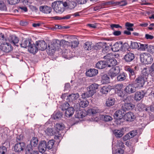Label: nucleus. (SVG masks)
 I'll use <instances>...</instances> for the list:
<instances>
[{
    "label": "nucleus",
    "instance_id": "1",
    "mask_svg": "<svg viewBox=\"0 0 154 154\" xmlns=\"http://www.w3.org/2000/svg\"><path fill=\"white\" fill-rule=\"evenodd\" d=\"M52 7L57 13L61 14L65 10V8L63 7V5L60 1L54 2L52 3Z\"/></svg>",
    "mask_w": 154,
    "mask_h": 154
},
{
    "label": "nucleus",
    "instance_id": "2",
    "mask_svg": "<svg viewBox=\"0 0 154 154\" xmlns=\"http://www.w3.org/2000/svg\"><path fill=\"white\" fill-rule=\"evenodd\" d=\"M147 79L141 75H139L135 80L134 84L138 88L143 87L145 82L147 81Z\"/></svg>",
    "mask_w": 154,
    "mask_h": 154
},
{
    "label": "nucleus",
    "instance_id": "3",
    "mask_svg": "<svg viewBox=\"0 0 154 154\" xmlns=\"http://www.w3.org/2000/svg\"><path fill=\"white\" fill-rule=\"evenodd\" d=\"M0 49L6 53H9L13 49V47L9 43L6 42L0 45Z\"/></svg>",
    "mask_w": 154,
    "mask_h": 154
},
{
    "label": "nucleus",
    "instance_id": "4",
    "mask_svg": "<svg viewBox=\"0 0 154 154\" xmlns=\"http://www.w3.org/2000/svg\"><path fill=\"white\" fill-rule=\"evenodd\" d=\"M125 111L120 107V109L116 111L114 115L115 119L117 120L122 119L123 116H124Z\"/></svg>",
    "mask_w": 154,
    "mask_h": 154
},
{
    "label": "nucleus",
    "instance_id": "5",
    "mask_svg": "<svg viewBox=\"0 0 154 154\" xmlns=\"http://www.w3.org/2000/svg\"><path fill=\"white\" fill-rule=\"evenodd\" d=\"M137 88V87L134 83L131 84L126 87L124 91L127 93L131 94L135 92Z\"/></svg>",
    "mask_w": 154,
    "mask_h": 154
},
{
    "label": "nucleus",
    "instance_id": "6",
    "mask_svg": "<svg viewBox=\"0 0 154 154\" xmlns=\"http://www.w3.org/2000/svg\"><path fill=\"white\" fill-rule=\"evenodd\" d=\"M26 146V144L23 142L17 143L14 146L15 151L19 152L23 150Z\"/></svg>",
    "mask_w": 154,
    "mask_h": 154
},
{
    "label": "nucleus",
    "instance_id": "7",
    "mask_svg": "<svg viewBox=\"0 0 154 154\" xmlns=\"http://www.w3.org/2000/svg\"><path fill=\"white\" fill-rule=\"evenodd\" d=\"M120 72V68L119 66L113 67L109 71V73L110 77L112 78L116 76Z\"/></svg>",
    "mask_w": 154,
    "mask_h": 154
},
{
    "label": "nucleus",
    "instance_id": "8",
    "mask_svg": "<svg viewBox=\"0 0 154 154\" xmlns=\"http://www.w3.org/2000/svg\"><path fill=\"white\" fill-rule=\"evenodd\" d=\"M36 45L38 50H39L41 51H44L47 48V44L43 40H40L36 42Z\"/></svg>",
    "mask_w": 154,
    "mask_h": 154
},
{
    "label": "nucleus",
    "instance_id": "9",
    "mask_svg": "<svg viewBox=\"0 0 154 154\" xmlns=\"http://www.w3.org/2000/svg\"><path fill=\"white\" fill-rule=\"evenodd\" d=\"M146 93V92L144 90H141L137 92L135 94L134 100L136 101L140 100L144 97Z\"/></svg>",
    "mask_w": 154,
    "mask_h": 154
},
{
    "label": "nucleus",
    "instance_id": "10",
    "mask_svg": "<svg viewBox=\"0 0 154 154\" xmlns=\"http://www.w3.org/2000/svg\"><path fill=\"white\" fill-rule=\"evenodd\" d=\"M47 148L46 142L45 140H42L40 141L39 143L38 149L39 152L44 153Z\"/></svg>",
    "mask_w": 154,
    "mask_h": 154
},
{
    "label": "nucleus",
    "instance_id": "11",
    "mask_svg": "<svg viewBox=\"0 0 154 154\" xmlns=\"http://www.w3.org/2000/svg\"><path fill=\"white\" fill-rule=\"evenodd\" d=\"M135 58L134 55L133 53L129 52L127 53L123 58L125 61L127 63L131 62Z\"/></svg>",
    "mask_w": 154,
    "mask_h": 154
},
{
    "label": "nucleus",
    "instance_id": "12",
    "mask_svg": "<svg viewBox=\"0 0 154 154\" xmlns=\"http://www.w3.org/2000/svg\"><path fill=\"white\" fill-rule=\"evenodd\" d=\"M124 118L127 121L132 122L134 120L136 117L134 113L129 112L125 114Z\"/></svg>",
    "mask_w": 154,
    "mask_h": 154
},
{
    "label": "nucleus",
    "instance_id": "13",
    "mask_svg": "<svg viewBox=\"0 0 154 154\" xmlns=\"http://www.w3.org/2000/svg\"><path fill=\"white\" fill-rule=\"evenodd\" d=\"M121 108L125 111L126 110H131L134 108V105L131 103H125L124 104H122L121 106Z\"/></svg>",
    "mask_w": 154,
    "mask_h": 154
},
{
    "label": "nucleus",
    "instance_id": "14",
    "mask_svg": "<svg viewBox=\"0 0 154 154\" xmlns=\"http://www.w3.org/2000/svg\"><path fill=\"white\" fill-rule=\"evenodd\" d=\"M99 85L94 83L89 85L87 88V90L93 95L96 92V90L98 88Z\"/></svg>",
    "mask_w": 154,
    "mask_h": 154
},
{
    "label": "nucleus",
    "instance_id": "15",
    "mask_svg": "<svg viewBox=\"0 0 154 154\" xmlns=\"http://www.w3.org/2000/svg\"><path fill=\"white\" fill-rule=\"evenodd\" d=\"M108 64L106 61L101 60L96 64V66L98 69H103L107 66Z\"/></svg>",
    "mask_w": 154,
    "mask_h": 154
},
{
    "label": "nucleus",
    "instance_id": "16",
    "mask_svg": "<svg viewBox=\"0 0 154 154\" xmlns=\"http://www.w3.org/2000/svg\"><path fill=\"white\" fill-rule=\"evenodd\" d=\"M28 51L30 53L35 54L38 51V49L36 45L32 42L28 48Z\"/></svg>",
    "mask_w": 154,
    "mask_h": 154
},
{
    "label": "nucleus",
    "instance_id": "17",
    "mask_svg": "<svg viewBox=\"0 0 154 154\" xmlns=\"http://www.w3.org/2000/svg\"><path fill=\"white\" fill-rule=\"evenodd\" d=\"M8 40L10 42L12 43L14 45L18 46V45H16L17 44L19 40L18 38L15 35H12L10 36L8 38Z\"/></svg>",
    "mask_w": 154,
    "mask_h": 154
},
{
    "label": "nucleus",
    "instance_id": "18",
    "mask_svg": "<svg viewBox=\"0 0 154 154\" xmlns=\"http://www.w3.org/2000/svg\"><path fill=\"white\" fill-rule=\"evenodd\" d=\"M32 42L29 39H23L20 43V46L23 48H26L29 47Z\"/></svg>",
    "mask_w": 154,
    "mask_h": 154
},
{
    "label": "nucleus",
    "instance_id": "19",
    "mask_svg": "<svg viewBox=\"0 0 154 154\" xmlns=\"http://www.w3.org/2000/svg\"><path fill=\"white\" fill-rule=\"evenodd\" d=\"M40 11L45 14H49L51 11V7L46 5L41 6L39 8Z\"/></svg>",
    "mask_w": 154,
    "mask_h": 154
},
{
    "label": "nucleus",
    "instance_id": "20",
    "mask_svg": "<svg viewBox=\"0 0 154 154\" xmlns=\"http://www.w3.org/2000/svg\"><path fill=\"white\" fill-rule=\"evenodd\" d=\"M56 50L55 47L51 43L48 44V48H47V52L48 54L52 55L55 53Z\"/></svg>",
    "mask_w": 154,
    "mask_h": 154
},
{
    "label": "nucleus",
    "instance_id": "21",
    "mask_svg": "<svg viewBox=\"0 0 154 154\" xmlns=\"http://www.w3.org/2000/svg\"><path fill=\"white\" fill-rule=\"evenodd\" d=\"M98 73V70L94 69H90L86 72L87 76L91 77L97 75Z\"/></svg>",
    "mask_w": 154,
    "mask_h": 154
},
{
    "label": "nucleus",
    "instance_id": "22",
    "mask_svg": "<svg viewBox=\"0 0 154 154\" xmlns=\"http://www.w3.org/2000/svg\"><path fill=\"white\" fill-rule=\"evenodd\" d=\"M113 134L116 138H120L124 134V131L121 129H116L113 131Z\"/></svg>",
    "mask_w": 154,
    "mask_h": 154
},
{
    "label": "nucleus",
    "instance_id": "23",
    "mask_svg": "<svg viewBox=\"0 0 154 154\" xmlns=\"http://www.w3.org/2000/svg\"><path fill=\"white\" fill-rule=\"evenodd\" d=\"M79 96V94L78 93L72 94L67 96V99L69 101H73L76 100Z\"/></svg>",
    "mask_w": 154,
    "mask_h": 154
},
{
    "label": "nucleus",
    "instance_id": "24",
    "mask_svg": "<svg viewBox=\"0 0 154 154\" xmlns=\"http://www.w3.org/2000/svg\"><path fill=\"white\" fill-rule=\"evenodd\" d=\"M74 112V109L72 107H69L66 111L65 116L67 117H70L73 115Z\"/></svg>",
    "mask_w": 154,
    "mask_h": 154
},
{
    "label": "nucleus",
    "instance_id": "25",
    "mask_svg": "<svg viewBox=\"0 0 154 154\" xmlns=\"http://www.w3.org/2000/svg\"><path fill=\"white\" fill-rule=\"evenodd\" d=\"M94 45L92 42H87L85 43L84 47L85 50L87 51L91 50L93 48Z\"/></svg>",
    "mask_w": 154,
    "mask_h": 154
},
{
    "label": "nucleus",
    "instance_id": "26",
    "mask_svg": "<svg viewBox=\"0 0 154 154\" xmlns=\"http://www.w3.org/2000/svg\"><path fill=\"white\" fill-rule=\"evenodd\" d=\"M107 62L108 63L107 66L110 67H112L117 64V60L114 58L109 59Z\"/></svg>",
    "mask_w": 154,
    "mask_h": 154
},
{
    "label": "nucleus",
    "instance_id": "27",
    "mask_svg": "<svg viewBox=\"0 0 154 154\" xmlns=\"http://www.w3.org/2000/svg\"><path fill=\"white\" fill-rule=\"evenodd\" d=\"M127 76L126 73L124 72L121 73L117 77V80L119 82L124 81L126 79Z\"/></svg>",
    "mask_w": 154,
    "mask_h": 154
},
{
    "label": "nucleus",
    "instance_id": "28",
    "mask_svg": "<svg viewBox=\"0 0 154 154\" xmlns=\"http://www.w3.org/2000/svg\"><path fill=\"white\" fill-rule=\"evenodd\" d=\"M102 81L103 83L107 84L109 83L110 78L106 74H104L101 75Z\"/></svg>",
    "mask_w": 154,
    "mask_h": 154
},
{
    "label": "nucleus",
    "instance_id": "29",
    "mask_svg": "<svg viewBox=\"0 0 154 154\" xmlns=\"http://www.w3.org/2000/svg\"><path fill=\"white\" fill-rule=\"evenodd\" d=\"M148 53H142L140 55V59L142 62L145 64L147 58Z\"/></svg>",
    "mask_w": 154,
    "mask_h": 154
},
{
    "label": "nucleus",
    "instance_id": "30",
    "mask_svg": "<svg viewBox=\"0 0 154 154\" xmlns=\"http://www.w3.org/2000/svg\"><path fill=\"white\" fill-rule=\"evenodd\" d=\"M149 71H150L149 70L148 68L146 67H145L143 68L142 71V73L140 75L144 76L147 79L149 74Z\"/></svg>",
    "mask_w": 154,
    "mask_h": 154
},
{
    "label": "nucleus",
    "instance_id": "31",
    "mask_svg": "<svg viewBox=\"0 0 154 154\" xmlns=\"http://www.w3.org/2000/svg\"><path fill=\"white\" fill-rule=\"evenodd\" d=\"M115 101V99L110 97L107 99L106 104L107 106L110 107L112 106L114 104Z\"/></svg>",
    "mask_w": 154,
    "mask_h": 154
},
{
    "label": "nucleus",
    "instance_id": "32",
    "mask_svg": "<svg viewBox=\"0 0 154 154\" xmlns=\"http://www.w3.org/2000/svg\"><path fill=\"white\" fill-rule=\"evenodd\" d=\"M38 141L37 137H33L31 140L30 144L34 147H35L38 145Z\"/></svg>",
    "mask_w": 154,
    "mask_h": 154
},
{
    "label": "nucleus",
    "instance_id": "33",
    "mask_svg": "<svg viewBox=\"0 0 154 154\" xmlns=\"http://www.w3.org/2000/svg\"><path fill=\"white\" fill-rule=\"evenodd\" d=\"M100 111L99 109L97 107H94L92 109H89L88 111V113L89 114H96L97 113L99 112Z\"/></svg>",
    "mask_w": 154,
    "mask_h": 154
},
{
    "label": "nucleus",
    "instance_id": "34",
    "mask_svg": "<svg viewBox=\"0 0 154 154\" xmlns=\"http://www.w3.org/2000/svg\"><path fill=\"white\" fill-rule=\"evenodd\" d=\"M105 44V42H100L97 43L94 46V45L93 48L94 49L100 50L104 48V45Z\"/></svg>",
    "mask_w": 154,
    "mask_h": 154
},
{
    "label": "nucleus",
    "instance_id": "35",
    "mask_svg": "<svg viewBox=\"0 0 154 154\" xmlns=\"http://www.w3.org/2000/svg\"><path fill=\"white\" fill-rule=\"evenodd\" d=\"M111 90L110 86H103L100 90V91L103 94H107L108 92H109Z\"/></svg>",
    "mask_w": 154,
    "mask_h": 154
},
{
    "label": "nucleus",
    "instance_id": "36",
    "mask_svg": "<svg viewBox=\"0 0 154 154\" xmlns=\"http://www.w3.org/2000/svg\"><path fill=\"white\" fill-rule=\"evenodd\" d=\"M120 44L116 42L112 46L111 48L112 50L113 51H118L120 50Z\"/></svg>",
    "mask_w": 154,
    "mask_h": 154
},
{
    "label": "nucleus",
    "instance_id": "37",
    "mask_svg": "<svg viewBox=\"0 0 154 154\" xmlns=\"http://www.w3.org/2000/svg\"><path fill=\"white\" fill-rule=\"evenodd\" d=\"M33 147L30 144L27 145L26 148V154H29L33 151Z\"/></svg>",
    "mask_w": 154,
    "mask_h": 154
},
{
    "label": "nucleus",
    "instance_id": "38",
    "mask_svg": "<svg viewBox=\"0 0 154 154\" xmlns=\"http://www.w3.org/2000/svg\"><path fill=\"white\" fill-rule=\"evenodd\" d=\"M52 45L55 47L56 50H59L60 47V42L58 40H55L53 41V43H51Z\"/></svg>",
    "mask_w": 154,
    "mask_h": 154
},
{
    "label": "nucleus",
    "instance_id": "39",
    "mask_svg": "<svg viewBox=\"0 0 154 154\" xmlns=\"http://www.w3.org/2000/svg\"><path fill=\"white\" fill-rule=\"evenodd\" d=\"M46 133L49 136H52L55 134V132L53 129L51 128H48L45 131Z\"/></svg>",
    "mask_w": 154,
    "mask_h": 154
},
{
    "label": "nucleus",
    "instance_id": "40",
    "mask_svg": "<svg viewBox=\"0 0 154 154\" xmlns=\"http://www.w3.org/2000/svg\"><path fill=\"white\" fill-rule=\"evenodd\" d=\"M54 141L53 140H49L47 143L46 145L47 148L48 149H51L54 144Z\"/></svg>",
    "mask_w": 154,
    "mask_h": 154
},
{
    "label": "nucleus",
    "instance_id": "41",
    "mask_svg": "<svg viewBox=\"0 0 154 154\" xmlns=\"http://www.w3.org/2000/svg\"><path fill=\"white\" fill-rule=\"evenodd\" d=\"M88 104V101L85 100L80 101L79 103L80 106L82 108H85L87 107Z\"/></svg>",
    "mask_w": 154,
    "mask_h": 154
},
{
    "label": "nucleus",
    "instance_id": "42",
    "mask_svg": "<svg viewBox=\"0 0 154 154\" xmlns=\"http://www.w3.org/2000/svg\"><path fill=\"white\" fill-rule=\"evenodd\" d=\"M69 104L67 102H65L61 105L60 108L62 110H66L69 107Z\"/></svg>",
    "mask_w": 154,
    "mask_h": 154
},
{
    "label": "nucleus",
    "instance_id": "43",
    "mask_svg": "<svg viewBox=\"0 0 154 154\" xmlns=\"http://www.w3.org/2000/svg\"><path fill=\"white\" fill-rule=\"evenodd\" d=\"M92 95L89 91L83 93L81 95L83 99H85L92 96Z\"/></svg>",
    "mask_w": 154,
    "mask_h": 154
},
{
    "label": "nucleus",
    "instance_id": "44",
    "mask_svg": "<svg viewBox=\"0 0 154 154\" xmlns=\"http://www.w3.org/2000/svg\"><path fill=\"white\" fill-rule=\"evenodd\" d=\"M102 118L103 121L105 122H109L112 120V119L111 116L107 115H102Z\"/></svg>",
    "mask_w": 154,
    "mask_h": 154
},
{
    "label": "nucleus",
    "instance_id": "45",
    "mask_svg": "<svg viewBox=\"0 0 154 154\" xmlns=\"http://www.w3.org/2000/svg\"><path fill=\"white\" fill-rule=\"evenodd\" d=\"M153 60V59L152 56L149 53H148L147 58L146 62L145 64H149L152 63Z\"/></svg>",
    "mask_w": 154,
    "mask_h": 154
},
{
    "label": "nucleus",
    "instance_id": "46",
    "mask_svg": "<svg viewBox=\"0 0 154 154\" xmlns=\"http://www.w3.org/2000/svg\"><path fill=\"white\" fill-rule=\"evenodd\" d=\"M55 127L57 131L58 132L60 131L63 129L64 126L62 124H56L55 126Z\"/></svg>",
    "mask_w": 154,
    "mask_h": 154
},
{
    "label": "nucleus",
    "instance_id": "47",
    "mask_svg": "<svg viewBox=\"0 0 154 154\" xmlns=\"http://www.w3.org/2000/svg\"><path fill=\"white\" fill-rule=\"evenodd\" d=\"M146 51L151 54H154V46L152 45H148L147 47Z\"/></svg>",
    "mask_w": 154,
    "mask_h": 154
},
{
    "label": "nucleus",
    "instance_id": "48",
    "mask_svg": "<svg viewBox=\"0 0 154 154\" xmlns=\"http://www.w3.org/2000/svg\"><path fill=\"white\" fill-rule=\"evenodd\" d=\"M79 44L78 42L74 41L70 42V44H69L68 46H70L72 48H74L76 47Z\"/></svg>",
    "mask_w": 154,
    "mask_h": 154
},
{
    "label": "nucleus",
    "instance_id": "49",
    "mask_svg": "<svg viewBox=\"0 0 154 154\" xmlns=\"http://www.w3.org/2000/svg\"><path fill=\"white\" fill-rule=\"evenodd\" d=\"M63 115V114L60 112H57L55 115H54V119L61 118Z\"/></svg>",
    "mask_w": 154,
    "mask_h": 154
},
{
    "label": "nucleus",
    "instance_id": "50",
    "mask_svg": "<svg viewBox=\"0 0 154 154\" xmlns=\"http://www.w3.org/2000/svg\"><path fill=\"white\" fill-rule=\"evenodd\" d=\"M7 151V149L6 147L2 146L0 147V154H5Z\"/></svg>",
    "mask_w": 154,
    "mask_h": 154
},
{
    "label": "nucleus",
    "instance_id": "51",
    "mask_svg": "<svg viewBox=\"0 0 154 154\" xmlns=\"http://www.w3.org/2000/svg\"><path fill=\"white\" fill-rule=\"evenodd\" d=\"M139 43L136 42H131L130 46L132 48H137L139 47Z\"/></svg>",
    "mask_w": 154,
    "mask_h": 154
},
{
    "label": "nucleus",
    "instance_id": "52",
    "mask_svg": "<svg viewBox=\"0 0 154 154\" xmlns=\"http://www.w3.org/2000/svg\"><path fill=\"white\" fill-rule=\"evenodd\" d=\"M140 45L139 49L141 51H145L146 49L147 50V47L148 46V45L147 44H141L140 43H139Z\"/></svg>",
    "mask_w": 154,
    "mask_h": 154
},
{
    "label": "nucleus",
    "instance_id": "53",
    "mask_svg": "<svg viewBox=\"0 0 154 154\" xmlns=\"http://www.w3.org/2000/svg\"><path fill=\"white\" fill-rule=\"evenodd\" d=\"M110 27L111 29L113 31H114L115 28H121L122 29V26H120L119 24H112L110 25Z\"/></svg>",
    "mask_w": 154,
    "mask_h": 154
},
{
    "label": "nucleus",
    "instance_id": "54",
    "mask_svg": "<svg viewBox=\"0 0 154 154\" xmlns=\"http://www.w3.org/2000/svg\"><path fill=\"white\" fill-rule=\"evenodd\" d=\"M127 71L129 72L130 76H133L135 75V72L133 69H131L130 68H128L127 69Z\"/></svg>",
    "mask_w": 154,
    "mask_h": 154
},
{
    "label": "nucleus",
    "instance_id": "55",
    "mask_svg": "<svg viewBox=\"0 0 154 154\" xmlns=\"http://www.w3.org/2000/svg\"><path fill=\"white\" fill-rule=\"evenodd\" d=\"M122 42H121L120 46V49L122 51H125V48L128 46V44L127 43H124L122 45Z\"/></svg>",
    "mask_w": 154,
    "mask_h": 154
},
{
    "label": "nucleus",
    "instance_id": "56",
    "mask_svg": "<svg viewBox=\"0 0 154 154\" xmlns=\"http://www.w3.org/2000/svg\"><path fill=\"white\" fill-rule=\"evenodd\" d=\"M112 54L110 53H108L105 56L103 57L104 59L106 60V61H108V60H109V59H111L112 58Z\"/></svg>",
    "mask_w": 154,
    "mask_h": 154
},
{
    "label": "nucleus",
    "instance_id": "57",
    "mask_svg": "<svg viewBox=\"0 0 154 154\" xmlns=\"http://www.w3.org/2000/svg\"><path fill=\"white\" fill-rule=\"evenodd\" d=\"M23 136L22 134H20V135L17 136L16 137V141L17 143L21 142V141L23 140Z\"/></svg>",
    "mask_w": 154,
    "mask_h": 154
},
{
    "label": "nucleus",
    "instance_id": "58",
    "mask_svg": "<svg viewBox=\"0 0 154 154\" xmlns=\"http://www.w3.org/2000/svg\"><path fill=\"white\" fill-rule=\"evenodd\" d=\"M60 46L61 45H67L68 46L69 44H70V42L66 41L64 39H62L60 41Z\"/></svg>",
    "mask_w": 154,
    "mask_h": 154
},
{
    "label": "nucleus",
    "instance_id": "59",
    "mask_svg": "<svg viewBox=\"0 0 154 154\" xmlns=\"http://www.w3.org/2000/svg\"><path fill=\"white\" fill-rule=\"evenodd\" d=\"M20 1V0H8V2L9 4L12 5H15Z\"/></svg>",
    "mask_w": 154,
    "mask_h": 154
},
{
    "label": "nucleus",
    "instance_id": "60",
    "mask_svg": "<svg viewBox=\"0 0 154 154\" xmlns=\"http://www.w3.org/2000/svg\"><path fill=\"white\" fill-rule=\"evenodd\" d=\"M122 85L120 84H117L115 86L116 91L117 90V91H121L122 88Z\"/></svg>",
    "mask_w": 154,
    "mask_h": 154
},
{
    "label": "nucleus",
    "instance_id": "61",
    "mask_svg": "<svg viewBox=\"0 0 154 154\" xmlns=\"http://www.w3.org/2000/svg\"><path fill=\"white\" fill-rule=\"evenodd\" d=\"M76 4L75 2H70L69 4V6L71 9L73 8L76 6Z\"/></svg>",
    "mask_w": 154,
    "mask_h": 154
},
{
    "label": "nucleus",
    "instance_id": "62",
    "mask_svg": "<svg viewBox=\"0 0 154 154\" xmlns=\"http://www.w3.org/2000/svg\"><path fill=\"white\" fill-rule=\"evenodd\" d=\"M102 49V52L103 53H106V51H107L109 50V46H106V43H105V44L104 45V48H103Z\"/></svg>",
    "mask_w": 154,
    "mask_h": 154
},
{
    "label": "nucleus",
    "instance_id": "63",
    "mask_svg": "<svg viewBox=\"0 0 154 154\" xmlns=\"http://www.w3.org/2000/svg\"><path fill=\"white\" fill-rule=\"evenodd\" d=\"M131 138V136H130V135L129 133L126 134L123 137V139L124 141H126L128 140L129 139Z\"/></svg>",
    "mask_w": 154,
    "mask_h": 154
},
{
    "label": "nucleus",
    "instance_id": "64",
    "mask_svg": "<svg viewBox=\"0 0 154 154\" xmlns=\"http://www.w3.org/2000/svg\"><path fill=\"white\" fill-rule=\"evenodd\" d=\"M124 153V150L121 149H119L116 150V152L113 153V154H123Z\"/></svg>",
    "mask_w": 154,
    "mask_h": 154
}]
</instances>
